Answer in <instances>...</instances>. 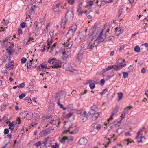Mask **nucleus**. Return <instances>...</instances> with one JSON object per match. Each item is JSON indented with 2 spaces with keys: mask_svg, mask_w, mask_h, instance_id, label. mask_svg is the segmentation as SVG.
Listing matches in <instances>:
<instances>
[{
  "mask_svg": "<svg viewBox=\"0 0 148 148\" xmlns=\"http://www.w3.org/2000/svg\"><path fill=\"white\" fill-rule=\"evenodd\" d=\"M105 29L104 30H102L99 36L93 42H89L87 48L88 49H90V51L92 50L93 48L96 47L99 43L103 41L106 38V35L102 34V33L103 32H105L106 33L105 34H106L107 32L108 31V30L107 29Z\"/></svg>",
  "mask_w": 148,
  "mask_h": 148,
  "instance_id": "obj_1",
  "label": "nucleus"
},
{
  "mask_svg": "<svg viewBox=\"0 0 148 148\" xmlns=\"http://www.w3.org/2000/svg\"><path fill=\"white\" fill-rule=\"evenodd\" d=\"M73 13L72 11H68L65 16V19H63L62 20L61 23V26L64 28V26L65 25L67 21H71L72 20L73 18Z\"/></svg>",
  "mask_w": 148,
  "mask_h": 148,
  "instance_id": "obj_2",
  "label": "nucleus"
},
{
  "mask_svg": "<svg viewBox=\"0 0 148 148\" xmlns=\"http://www.w3.org/2000/svg\"><path fill=\"white\" fill-rule=\"evenodd\" d=\"M77 28V25L75 24L74 25L71 27V29L69 30L66 35L67 37L69 39H70L73 37Z\"/></svg>",
  "mask_w": 148,
  "mask_h": 148,
  "instance_id": "obj_3",
  "label": "nucleus"
},
{
  "mask_svg": "<svg viewBox=\"0 0 148 148\" xmlns=\"http://www.w3.org/2000/svg\"><path fill=\"white\" fill-rule=\"evenodd\" d=\"M109 27V25H108V26L105 27V28L104 29H102V30L101 31V32L102 30H104L106 29H108V31L107 32V33L106 34H105V33H106V32H103L102 34H104L106 36V35H107L108 34H109V32L110 31V29H108V27ZM106 38V40L107 41H112L114 40V38L113 36H110L109 38H108V37L106 38H106Z\"/></svg>",
  "mask_w": 148,
  "mask_h": 148,
  "instance_id": "obj_4",
  "label": "nucleus"
},
{
  "mask_svg": "<svg viewBox=\"0 0 148 148\" xmlns=\"http://www.w3.org/2000/svg\"><path fill=\"white\" fill-rule=\"evenodd\" d=\"M60 7L61 8H65L63 6H60V3L57 4L56 5H54L52 8L53 12H57V13L59 14L61 11V10L60 9Z\"/></svg>",
  "mask_w": 148,
  "mask_h": 148,
  "instance_id": "obj_5",
  "label": "nucleus"
},
{
  "mask_svg": "<svg viewBox=\"0 0 148 148\" xmlns=\"http://www.w3.org/2000/svg\"><path fill=\"white\" fill-rule=\"evenodd\" d=\"M55 61V64H53L52 66H51L47 68L48 69H50L51 68H61V65L62 63L61 61L56 62Z\"/></svg>",
  "mask_w": 148,
  "mask_h": 148,
  "instance_id": "obj_6",
  "label": "nucleus"
},
{
  "mask_svg": "<svg viewBox=\"0 0 148 148\" xmlns=\"http://www.w3.org/2000/svg\"><path fill=\"white\" fill-rule=\"evenodd\" d=\"M119 64L116 65L115 64L113 65V69L116 71H117L122 69L123 67H125L126 64H122V62L120 63Z\"/></svg>",
  "mask_w": 148,
  "mask_h": 148,
  "instance_id": "obj_7",
  "label": "nucleus"
},
{
  "mask_svg": "<svg viewBox=\"0 0 148 148\" xmlns=\"http://www.w3.org/2000/svg\"><path fill=\"white\" fill-rule=\"evenodd\" d=\"M87 142V140L85 137L81 138L79 141V144L81 145H85Z\"/></svg>",
  "mask_w": 148,
  "mask_h": 148,
  "instance_id": "obj_8",
  "label": "nucleus"
},
{
  "mask_svg": "<svg viewBox=\"0 0 148 148\" xmlns=\"http://www.w3.org/2000/svg\"><path fill=\"white\" fill-rule=\"evenodd\" d=\"M63 67L65 70L69 71H71L72 67L69 64L65 63L63 65Z\"/></svg>",
  "mask_w": 148,
  "mask_h": 148,
  "instance_id": "obj_9",
  "label": "nucleus"
},
{
  "mask_svg": "<svg viewBox=\"0 0 148 148\" xmlns=\"http://www.w3.org/2000/svg\"><path fill=\"white\" fill-rule=\"evenodd\" d=\"M123 30V29L120 27H117L115 28L116 34V35L119 36V35L120 34L122 33Z\"/></svg>",
  "mask_w": 148,
  "mask_h": 148,
  "instance_id": "obj_10",
  "label": "nucleus"
},
{
  "mask_svg": "<svg viewBox=\"0 0 148 148\" xmlns=\"http://www.w3.org/2000/svg\"><path fill=\"white\" fill-rule=\"evenodd\" d=\"M37 8L35 6L32 5L30 10L29 14L34 15L35 14V11H36Z\"/></svg>",
  "mask_w": 148,
  "mask_h": 148,
  "instance_id": "obj_11",
  "label": "nucleus"
},
{
  "mask_svg": "<svg viewBox=\"0 0 148 148\" xmlns=\"http://www.w3.org/2000/svg\"><path fill=\"white\" fill-rule=\"evenodd\" d=\"M105 138H106V139L105 140V142L106 143H107V144H105L104 143H103V145H104L105 148H106L108 146V145L111 143V139L109 138H107L106 137H105Z\"/></svg>",
  "mask_w": 148,
  "mask_h": 148,
  "instance_id": "obj_12",
  "label": "nucleus"
},
{
  "mask_svg": "<svg viewBox=\"0 0 148 148\" xmlns=\"http://www.w3.org/2000/svg\"><path fill=\"white\" fill-rule=\"evenodd\" d=\"M66 123L64 124V127L67 129H69L71 128L72 126V124L71 122H64V123Z\"/></svg>",
  "mask_w": 148,
  "mask_h": 148,
  "instance_id": "obj_13",
  "label": "nucleus"
},
{
  "mask_svg": "<svg viewBox=\"0 0 148 148\" xmlns=\"http://www.w3.org/2000/svg\"><path fill=\"white\" fill-rule=\"evenodd\" d=\"M133 108V107L132 106H128L125 108H124L123 111L122 112L127 114L129 112L128 108H129V109H130Z\"/></svg>",
  "mask_w": 148,
  "mask_h": 148,
  "instance_id": "obj_14",
  "label": "nucleus"
},
{
  "mask_svg": "<svg viewBox=\"0 0 148 148\" xmlns=\"http://www.w3.org/2000/svg\"><path fill=\"white\" fill-rule=\"evenodd\" d=\"M62 54L63 55V56L62 57L63 60H66L69 59V56L66 53L65 51L63 52L62 53Z\"/></svg>",
  "mask_w": 148,
  "mask_h": 148,
  "instance_id": "obj_15",
  "label": "nucleus"
},
{
  "mask_svg": "<svg viewBox=\"0 0 148 148\" xmlns=\"http://www.w3.org/2000/svg\"><path fill=\"white\" fill-rule=\"evenodd\" d=\"M134 143V141H131V140L130 139H125L124 140V143L126 145H128L130 143Z\"/></svg>",
  "mask_w": 148,
  "mask_h": 148,
  "instance_id": "obj_16",
  "label": "nucleus"
},
{
  "mask_svg": "<svg viewBox=\"0 0 148 148\" xmlns=\"http://www.w3.org/2000/svg\"><path fill=\"white\" fill-rule=\"evenodd\" d=\"M33 59H32L31 60H30L29 62H27V63L25 64V66H27L28 68L29 69L31 68V66L32 65V62H33Z\"/></svg>",
  "mask_w": 148,
  "mask_h": 148,
  "instance_id": "obj_17",
  "label": "nucleus"
},
{
  "mask_svg": "<svg viewBox=\"0 0 148 148\" xmlns=\"http://www.w3.org/2000/svg\"><path fill=\"white\" fill-rule=\"evenodd\" d=\"M14 62H11L7 66V68L9 70H11L13 68V66L14 65Z\"/></svg>",
  "mask_w": 148,
  "mask_h": 148,
  "instance_id": "obj_18",
  "label": "nucleus"
},
{
  "mask_svg": "<svg viewBox=\"0 0 148 148\" xmlns=\"http://www.w3.org/2000/svg\"><path fill=\"white\" fill-rule=\"evenodd\" d=\"M32 115L33 116V118L35 120H36L39 118V115L38 114L34 113L32 114Z\"/></svg>",
  "mask_w": 148,
  "mask_h": 148,
  "instance_id": "obj_19",
  "label": "nucleus"
},
{
  "mask_svg": "<svg viewBox=\"0 0 148 148\" xmlns=\"http://www.w3.org/2000/svg\"><path fill=\"white\" fill-rule=\"evenodd\" d=\"M52 124L55 125H57L56 127H58V125L60 123V122L58 121H54V120H52Z\"/></svg>",
  "mask_w": 148,
  "mask_h": 148,
  "instance_id": "obj_20",
  "label": "nucleus"
},
{
  "mask_svg": "<svg viewBox=\"0 0 148 148\" xmlns=\"http://www.w3.org/2000/svg\"><path fill=\"white\" fill-rule=\"evenodd\" d=\"M48 139V138L47 137V138L45 139L42 143V144H43L44 145V146H45L46 147H49L50 145L51 144H50L49 145H48V146L46 144L47 143V140Z\"/></svg>",
  "mask_w": 148,
  "mask_h": 148,
  "instance_id": "obj_21",
  "label": "nucleus"
},
{
  "mask_svg": "<svg viewBox=\"0 0 148 148\" xmlns=\"http://www.w3.org/2000/svg\"><path fill=\"white\" fill-rule=\"evenodd\" d=\"M99 115V113L98 112L94 114L92 116V120L94 121L96 120V119L97 118Z\"/></svg>",
  "mask_w": 148,
  "mask_h": 148,
  "instance_id": "obj_22",
  "label": "nucleus"
},
{
  "mask_svg": "<svg viewBox=\"0 0 148 148\" xmlns=\"http://www.w3.org/2000/svg\"><path fill=\"white\" fill-rule=\"evenodd\" d=\"M137 141L138 143H143V139L144 141H145V138L144 137V136H141L139 138H138Z\"/></svg>",
  "mask_w": 148,
  "mask_h": 148,
  "instance_id": "obj_23",
  "label": "nucleus"
},
{
  "mask_svg": "<svg viewBox=\"0 0 148 148\" xmlns=\"http://www.w3.org/2000/svg\"><path fill=\"white\" fill-rule=\"evenodd\" d=\"M57 60L55 58H53L52 59L49 58L48 60V62L50 64H53L55 63V61H56Z\"/></svg>",
  "mask_w": 148,
  "mask_h": 148,
  "instance_id": "obj_24",
  "label": "nucleus"
},
{
  "mask_svg": "<svg viewBox=\"0 0 148 148\" xmlns=\"http://www.w3.org/2000/svg\"><path fill=\"white\" fill-rule=\"evenodd\" d=\"M72 45L71 42H66V48L67 49H70Z\"/></svg>",
  "mask_w": 148,
  "mask_h": 148,
  "instance_id": "obj_25",
  "label": "nucleus"
},
{
  "mask_svg": "<svg viewBox=\"0 0 148 148\" xmlns=\"http://www.w3.org/2000/svg\"><path fill=\"white\" fill-rule=\"evenodd\" d=\"M118 101H119L122 99L123 96V94L122 92L118 93Z\"/></svg>",
  "mask_w": 148,
  "mask_h": 148,
  "instance_id": "obj_26",
  "label": "nucleus"
},
{
  "mask_svg": "<svg viewBox=\"0 0 148 148\" xmlns=\"http://www.w3.org/2000/svg\"><path fill=\"white\" fill-rule=\"evenodd\" d=\"M93 4V2L91 1H88L87 2V5L86 6V7L87 8L89 6H92Z\"/></svg>",
  "mask_w": 148,
  "mask_h": 148,
  "instance_id": "obj_27",
  "label": "nucleus"
},
{
  "mask_svg": "<svg viewBox=\"0 0 148 148\" xmlns=\"http://www.w3.org/2000/svg\"><path fill=\"white\" fill-rule=\"evenodd\" d=\"M9 23V21L8 20H6L5 21L4 19H3L2 23L4 25L6 26L8 25Z\"/></svg>",
  "mask_w": 148,
  "mask_h": 148,
  "instance_id": "obj_28",
  "label": "nucleus"
},
{
  "mask_svg": "<svg viewBox=\"0 0 148 148\" xmlns=\"http://www.w3.org/2000/svg\"><path fill=\"white\" fill-rule=\"evenodd\" d=\"M53 40L52 38L50 39H48L47 41V46H50L52 44Z\"/></svg>",
  "mask_w": 148,
  "mask_h": 148,
  "instance_id": "obj_29",
  "label": "nucleus"
},
{
  "mask_svg": "<svg viewBox=\"0 0 148 148\" xmlns=\"http://www.w3.org/2000/svg\"><path fill=\"white\" fill-rule=\"evenodd\" d=\"M68 138L66 137H64L62 138L61 140H60V141L61 142V143H63V144H65V140H66Z\"/></svg>",
  "mask_w": 148,
  "mask_h": 148,
  "instance_id": "obj_30",
  "label": "nucleus"
},
{
  "mask_svg": "<svg viewBox=\"0 0 148 148\" xmlns=\"http://www.w3.org/2000/svg\"><path fill=\"white\" fill-rule=\"evenodd\" d=\"M134 51L136 52H139L140 51V47L138 46H136L134 49Z\"/></svg>",
  "mask_w": 148,
  "mask_h": 148,
  "instance_id": "obj_31",
  "label": "nucleus"
},
{
  "mask_svg": "<svg viewBox=\"0 0 148 148\" xmlns=\"http://www.w3.org/2000/svg\"><path fill=\"white\" fill-rule=\"evenodd\" d=\"M6 50L7 51V53L9 56L11 55L14 53V52H13L11 51L12 50H10V49H6Z\"/></svg>",
  "mask_w": 148,
  "mask_h": 148,
  "instance_id": "obj_32",
  "label": "nucleus"
},
{
  "mask_svg": "<svg viewBox=\"0 0 148 148\" xmlns=\"http://www.w3.org/2000/svg\"><path fill=\"white\" fill-rule=\"evenodd\" d=\"M25 101L27 102L28 103H29L31 102L32 100L29 97H26L25 98Z\"/></svg>",
  "mask_w": 148,
  "mask_h": 148,
  "instance_id": "obj_33",
  "label": "nucleus"
},
{
  "mask_svg": "<svg viewBox=\"0 0 148 148\" xmlns=\"http://www.w3.org/2000/svg\"><path fill=\"white\" fill-rule=\"evenodd\" d=\"M87 30L88 29H86L85 30L82 32L80 33L81 35L83 37L85 36L86 35Z\"/></svg>",
  "mask_w": 148,
  "mask_h": 148,
  "instance_id": "obj_34",
  "label": "nucleus"
},
{
  "mask_svg": "<svg viewBox=\"0 0 148 148\" xmlns=\"http://www.w3.org/2000/svg\"><path fill=\"white\" fill-rule=\"evenodd\" d=\"M123 76L125 78H126L128 76V74L127 73L124 72L123 73Z\"/></svg>",
  "mask_w": 148,
  "mask_h": 148,
  "instance_id": "obj_35",
  "label": "nucleus"
},
{
  "mask_svg": "<svg viewBox=\"0 0 148 148\" xmlns=\"http://www.w3.org/2000/svg\"><path fill=\"white\" fill-rule=\"evenodd\" d=\"M83 53L82 52H79L78 53V56L77 58L79 60H80L81 59L82 56L83 55Z\"/></svg>",
  "mask_w": 148,
  "mask_h": 148,
  "instance_id": "obj_36",
  "label": "nucleus"
},
{
  "mask_svg": "<svg viewBox=\"0 0 148 148\" xmlns=\"http://www.w3.org/2000/svg\"><path fill=\"white\" fill-rule=\"evenodd\" d=\"M6 123L7 124L8 123V126H9V128H11L14 125L13 124V123H12L10 121H9L8 122H7Z\"/></svg>",
  "mask_w": 148,
  "mask_h": 148,
  "instance_id": "obj_37",
  "label": "nucleus"
},
{
  "mask_svg": "<svg viewBox=\"0 0 148 148\" xmlns=\"http://www.w3.org/2000/svg\"><path fill=\"white\" fill-rule=\"evenodd\" d=\"M120 121H115L114 122L112 123V125H115L116 126L117 125L119 126V124L120 123Z\"/></svg>",
  "mask_w": 148,
  "mask_h": 148,
  "instance_id": "obj_38",
  "label": "nucleus"
},
{
  "mask_svg": "<svg viewBox=\"0 0 148 148\" xmlns=\"http://www.w3.org/2000/svg\"><path fill=\"white\" fill-rule=\"evenodd\" d=\"M19 115L21 117H22V118H25V114L24 112H21L20 114Z\"/></svg>",
  "mask_w": 148,
  "mask_h": 148,
  "instance_id": "obj_39",
  "label": "nucleus"
},
{
  "mask_svg": "<svg viewBox=\"0 0 148 148\" xmlns=\"http://www.w3.org/2000/svg\"><path fill=\"white\" fill-rule=\"evenodd\" d=\"M25 85V83L24 82L22 83L18 86V87L20 88H23Z\"/></svg>",
  "mask_w": 148,
  "mask_h": 148,
  "instance_id": "obj_40",
  "label": "nucleus"
},
{
  "mask_svg": "<svg viewBox=\"0 0 148 148\" xmlns=\"http://www.w3.org/2000/svg\"><path fill=\"white\" fill-rule=\"evenodd\" d=\"M68 108L71 110H74V108L73 107V105L72 104L69 105L68 106Z\"/></svg>",
  "mask_w": 148,
  "mask_h": 148,
  "instance_id": "obj_41",
  "label": "nucleus"
},
{
  "mask_svg": "<svg viewBox=\"0 0 148 148\" xmlns=\"http://www.w3.org/2000/svg\"><path fill=\"white\" fill-rule=\"evenodd\" d=\"M119 109V107L118 106H116L114 108L113 111L115 112V113L117 112L118 110Z\"/></svg>",
  "mask_w": 148,
  "mask_h": 148,
  "instance_id": "obj_42",
  "label": "nucleus"
},
{
  "mask_svg": "<svg viewBox=\"0 0 148 148\" xmlns=\"http://www.w3.org/2000/svg\"><path fill=\"white\" fill-rule=\"evenodd\" d=\"M95 112L94 111H92V110H90L88 113V114L89 116H90L94 114H95Z\"/></svg>",
  "mask_w": 148,
  "mask_h": 148,
  "instance_id": "obj_43",
  "label": "nucleus"
},
{
  "mask_svg": "<svg viewBox=\"0 0 148 148\" xmlns=\"http://www.w3.org/2000/svg\"><path fill=\"white\" fill-rule=\"evenodd\" d=\"M89 86L91 89H94L95 87V84L94 83H90L89 84Z\"/></svg>",
  "mask_w": 148,
  "mask_h": 148,
  "instance_id": "obj_44",
  "label": "nucleus"
},
{
  "mask_svg": "<svg viewBox=\"0 0 148 148\" xmlns=\"http://www.w3.org/2000/svg\"><path fill=\"white\" fill-rule=\"evenodd\" d=\"M73 115V113H69L68 114L65 116V117L67 119L69 118Z\"/></svg>",
  "mask_w": 148,
  "mask_h": 148,
  "instance_id": "obj_45",
  "label": "nucleus"
},
{
  "mask_svg": "<svg viewBox=\"0 0 148 148\" xmlns=\"http://www.w3.org/2000/svg\"><path fill=\"white\" fill-rule=\"evenodd\" d=\"M97 108V107L96 105H94L90 107L91 110L95 111V110Z\"/></svg>",
  "mask_w": 148,
  "mask_h": 148,
  "instance_id": "obj_46",
  "label": "nucleus"
},
{
  "mask_svg": "<svg viewBox=\"0 0 148 148\" xmlns=\"http://www.w3.org/2000/svg\"><path fill=\"white\" fill-rule=\"evenodd\" d=\"M126 114H125L123 112H122V114L121 116H120L121 119L120 121V122H121L122 120L125 117Z\"/></svg>",
  "mask_w": 148,
  "mask_h": 148,
  "instance_id": "obj_47",
  "label": "nucleus"
},
{
  "mask_svg": "<svg viewBox=\"0 0 148 148\" xmlns=\"http://www.w3.org/2000/svg\"><path fill=\"white\" fill-rule=\"evenodd\" d=\"M39 24V23L37 21H36L34 23V25L35 26V29H38L41 27H40L38 26V24Z\"/></svg>",
  "mask_w": 148,
  "mask_h": 148,
  "instance_id": "obj_48",
  "label": "nucleus"
},
{
  "mask_svg": "<svg viewBox=\"0 0 148 148\" xmlns=\"http://www.w3.org/2000/svg\"><path fill=\"white\" fill-rule=\"evenodd\" d=\"M26 60L27 59L23 57L21 59V61L22 63H24L26 62Z\"/></svg>",
  "mask_w": 148,
  "mask_h": 148,
  "instance_id": "obj_49",
  "label": "nucleus"
},
{
  "mask_svg": "<svg viewBox=\"0 0 148 148\" xmlns=\"http://www.w3.org/2000/svg\"><path fill=\"white\" fill-rule=\"evenodd\" d=\"M41 142L40 141H38L36 143L34 144V145L36 146L37 147H38L40 146L41 145Z\"/></svg>",
  "mask_w": 148,
  "mask_h": 148,
  "instance_id": "obj_50",
  "label": "nucleus"
},
{
  "mask_svg": "<svg viewBox=\"0 0 148 148\" xmlns=\"http://www.w3.org/2000/svg\"><path fill=\"white\" fill-rule=\"evenodd\" d=\"M25 23L22 22L20 24V26L22 28H23L25 27Z\"/></svg>",
  "mask_w": 148,
  "mask_h": 148,
  "instance_id": "obj_51",
  "label": "nucleus"
},
{
  "mask_svg": "<svg viewBox=\"0 0 148 148\" xmlns=\"http://www.w3.org/2000/svg\"><path fill=\"white\" fill-rule=\"evenodd\" d=\"M25 97V94L24 93H22L19 96V98L20 99H23Z\"/></svg>",
  "mask_w": 148,
  "mask_h": 148,
  "instance_id": "obj_52",
  "label": "nucleus"
},
{
  "mask_svg": "<svg viewBox=\"0 0 148 148\" xmlns=\"http://www.w3.org/2000/svg\"><path fill=\"white\" fill-rule=\"evenodd\" d=\"M80 119L81 121H85L87 120V118L86 116H82Z\"/></svg>",
  "mask_w": 148,
  "mask_h": 148,
  "instance_id": "obj_53",
  "label": "nucleus"
},
{
  "mask_svg": "<svg viewBox=\"0 0 148 148\" xmlns=\"http://www.w3.org/2000/svg\"><path fill=\"white\" fill-rule=\"evenodd\" d=\"M9 129H10L13 132H15L16 130L17 129H15V126L14 125L11 128H9Z\"/></svg>",
  "mask_w": 148,
  "mask_h": 148,
  "instance_id": "obj_54",
  "label": "nucleus"
},
{
  "mask_svg": "<svg viewBox=\"0 0 148 148\" xmlns=\"http://www.w3.org/2000/svg\"><path fill=\"white\" fill-rule=\"evenodd\" d=\"M118 146H119L121 147H122V145L119 144V143H118L116 145L114 146L112 148H117V147Z\"/></svg>",
  "mask_w": 148,
  "mask_h": 148,
  "instance_id": "obj_55",
  "label": "nucleus"
},
{
  "mask_svg": "<svg viewBox=\"0 0 148 148\" xmlns=\"http://www.w3.org/2000/svg\"><path fill=\"white\" fill-rule=\"evenodd\" d=\"M53 51H50V53H51L52 55L53 56H55L57 53H58V52L56 51L55 52V51H53Z\"/></svg>",
  "mask_w": 148,
  "mask_h": 148,
  "instance_id": "obj_56",
  "label": "nucleus"
},
{
  "mask_svg": "<svg viewBox=\"0 0 148 148\" xmlns=\"http://www.w3.org/2000/svg\"><path fill=\"white\" fill-rule=\"evenodd\" d=\"M121 128L118 129L116 130V132L119 134H121L122 132V131H121Z\"/></svg>",
  "mask_w": 148,
  "mask_h": 148,
  "instance_id": "obj_57",
  "label": "nucleus"
},
{
  "mask_svg": "<svg viewBox=\"0 0 148 148\" xmlns=\"http://www.w3.org/2000/svg\"><path fill=\"white\" fill-rule=\"evenodd\" d=\"M101 5H98V6L100 7L101 6H103L105 4V2H104V1H103V0H102L101 1Z\"/></svg>",
  "mask_w": 148,
  "mask_h": 148,
  "instance_id": "obj_58",
  "label": "nucleus"
},
{
  "mask_svg": "<svg viewBox=\"0 0 148 148\" xmlns=\"http://www.w3.org/2000/svg\"><path fill=\"white\" fill-rule=\"evenodd\" d=\"M101 128V126L100 124H98L96 126V128L97 130H99Z\"/></svg>",
  "mask_w": 148,
  "mask_h": 148,
  "instance_id": "obj_59",
  "label": "nucleus"
},
{
  "mask_svg": "<svg viewBox=\"0 0 148 148\" xmlns=\"http://www.w3.org/2000/svg\"><path fill=\"white\" fill-rule=\"evenodd\" d=\"M105 3H110L113 2V0H110L107 1L106 0H103Z\"/></svg>",
  "mask_w": 148,
  "mask_h": 148,
  "instance_id": "obj_60",
  "label": "nucleus"
},
{
  "mask_svg": "<svg viewBox=\"0 0 148 148\" xmlns=\"http://www.w3.org/2000/svg\"><path fill=\"white\" fill-rule=\"evenodd\" d=\"M77 130L76 129H75L74 130L71 131L70 133L71 134H75L76 133H77Z\"/></svg>",
  "mask_w": 148,
  "mask_h": 148,
  "instance_id": "obj_61",
  "label": "nucleus"
},
{
  "mask_svg": "<svg viewBox=\"0 0 148 148\" xmlns=\"http://www.w3.org/2000/svg\"><path fill=\"white\" fill-rule=\"evenodd\" d=\"M14 47V45L13 44H11V45L7 49H10V50H12L13 48Z\"/></svg>",
  "mask_w": 148,
  "mask_h": 148,
  "instance_id": "obj_62",
  "label": "nucleus"
},
{
  "mask_svg": "<svg viewBox=\"0 0 148 148\" xmlns=\"http://www.w3.org/2000/svg\"><path fill=\"white\" fill-rule=\"evenodd\" d=\"M123 11V8L120 9L119 12V17L121 15Z\"/></svg>",
  "mask_w": 148,
  "mask_h": 148,
  "instance_id": "obj_63",
  "label": "nucleus"
},
{
  "mask_svg": "<svg viewBox=\"0 0 148 148\" xmlns=\"http://www.w3.org/2000/svg\"><path fill=\"white\" fill-rule=\"evenodd\" d=\"M8 130L9 129H8L6 128L5 129L4 132V134H6L8 133L9 132V130Z\"/></svg>",
  "mask_w": 148,
  "mask_h": 148,
  "instance_id": "obj_64",
  "label": "nucleus"
}]
</instances>
